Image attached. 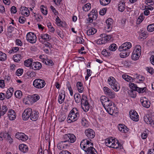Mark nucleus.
Instances as JSON below:
<instances>
[{"label":"nucleus","instance_id":"nucleus-1","mask_svg":"<svg viewBox=\"0 0 154 154\" xmlns=\"http://www.w3.org/2000/svg\"><path fill=\"white\" fill-rule=\"evenodd\" d=\"M63 139V140L60 142L57 145L58 149L60 150L66 149L69 146V143L75 142L76 137L73 134L69 133L64 135Z\"/></svg>","mask_w":154,"mask_h":154},{"label":"nucleus","instance_id":"nucleus-2","mask_svg":"<svg viewBox=\"0 0 154 154\" xmlns=\"http://www.w3.org/2000/svg\"><path fill=\"white\" fill-rule=\"evenodd\" d=\"M105 143L108 147L118 149L119 150L123 148V146L117 139H114L112 137L106 139L105 140Z\"/></svg>","mask_w":154,"mask_h":154},{"label":"nucleus","instance_id":"nucleus-3","mask_svg":"<svg viewBox=\"0 0 154 154\" xmlns=\"http://www.w3.org/2000/svg\"><path fill=\"white\" fill-rule=\"evenodd\" d=\"M79 117V111L76 108H73L69 114L68 122L71 123L76 121Z\"/></svg>","mask_w":154,"mask_h":154},{"label":"nucleus","instance_id":"nucleus-4","mask_svg":"<svg viewBox=\"0 0 154 154\" xmlns=\"http://www.w3.org/2000/svg\"><path fill=\"white\" fill-rule=\"evenodd\" d=\"M108 84L115 91L117 92L120 89L119 85L114 78L110 77L108 79Z\"/></svg>","mask_w":154,"mask_h":154},{"label":"nucleus","instance_id":"nucleus-5","mask_svg":"<svg viewBox=\"0 0 154 154\" xmlns=\"http://www.w3.org/2000/svg\"><path fill=\"white\" fill-rule=\"evenodd\" d=\"M82 97L81 99L82 107L84 111L88 112L89 109V103L87 100V97L84 95H82Z\"/></svg>","mask_w":154,"mask_h":154},{"label":"nucleus","instance_id":"nucleus-6","mask_svg":"<svg viewBox=\"0 0 154 154\" xmlns=\"http://www.w3.org/2000/svg\"><path fill=\"white\" fill-rule=\"evenodd\" d=\"M45 81L43 79H37L33 82V85L36 88L40 89L43 88L45 85Z\"/></svg>","mask_w":154,"mask_h":154},{"label":"nucleus","instance_id":"nucleus-7","mask_svg":"<svg viewBox=\"0 0 154 154\" xmlns=\"http://www.w3.org/2000/svg\"><path fill=\"white\" fill-rule=\"evenodd\" d=\"M100 36L101 38L99 39L97 41V43L98 45L105 44L108 42L111 38L109 35H106V34H101Z\"/></svg>","mask_w":154,"mask_h":154},{"label":"nucleus","instance_id":"nucleus-8","mask_svg":"<svg viewBox=\"0 0 154 154\" xmlns=\"http://www.w3.org/2000/svg\"><path fill=\"white\" fill-rule=\"evenodd\" d=\"M129 86L131 89V90L137 91L139 93H143L145 92L146 89V87L143 88L137 87L136 84L131 82L129 83Z\"/></svg>","mask_w":154,"mask_h":154},{"label":"nucleus","instance_id":"nucleus-9","mask_svg":"<svg viewBox=\"0 0 154 154\" xmlns=\"http://www.w3.org/2000/svg\"><path fill=\"white\" fill-rule=\"evenodd\" d=\"M103 90L104 93L109 98L112 99L115 98L116 97L115 93L109 88L107 87H103Z\"/></svg>","mask_w":154,"mask_h":154},{"label":"nucleus","instance_id":"nucleus-10","mask_svg":"<svg viewBox=\"0 0 154 154\" xmlns=\"http://www.w3.org/2000/svg\"><path fill=\"white\" fill-rule=\"evenodd\" d=\"M32 112V109L28 108L26 109L22 114V118L23 120H27L30 118Z\"/></svg>","mask_w":154,"mask_h":154},{"label":"nucleus","instance_id":"nucleus-11","mask_svg":"<svg viewBox=\"0 0 154 154\" xmlns=\"http://www.w3.org/2000/svg\"><path fill=\"white\" fill-rule=\"evenodd\" d=\"M37 37L32 32H28L26 35V39L29 42L34 43L36 42Z\"/></svg>","mask_w":154,"mask_h":154},{"label":"nucleus","instance_id":"nucleus-12","mask_svg":"<svg viewBox=\"0 0 154 154\" xmlns=\"http://www.w3.org/2000/svg\"><path fill=\"white\" fill-rule=\"evenodd\" d=\"M132 44L130 42H126L123 44L118 48V50L121 51L123 50L128 51L132 47Z\"/></svg>","mask_w":154,"mask_h":154},{"label":"nucleus","instance_id":"nucleus-13","mask_svg":"<svg viewBox=\"0 0 154 154\" xmlns=\"http://www.w3.org/2000/svg\"><path fill=\"white\" fill-rule=\"evenodd\" d=\"M85 134L86 136L90 139L93 138L95 137V132L91 129L88 128L86 129L85 131Z\"/></svg>","mask_w":154,"mask_h":154},{"label":"nucleus","instance_id":"nucleus-14","mask_svg":"<svg viewBox=\"0 0 154 154\" xmlns=\"http://www.w3.org/2000/svg\"><path fill=\"white\" fill-rule=\"evenodd\" d=\"M38 37L40 41L41 42H43V40L45 41H49L51 39V36L46 33H42L39 35Z\"/></svg>","mask_w":154,"mask_h":154},{"label":"nucleus","instance_id":"nucleus-15","mask_svg":"<svg viewBox=\"0 0 154 154\" xmlns=\"http://www.w3.org/2000/svg\"><path fill=\"white\" fill-rule=\"evenodd\" d=\"M89 144L85 146V149H82L87 153L93 151H95L96 152L95 149L93 147V143L91 142Z\"/></svg>","mask_w":154,"mask_h":154},{"label":"nucleus","instance_id":"nucleus-16","mask_svg":"<svg viewBox=\"0 0 154 154\" xmlns=\"http://www.w3.org/2000/svg\"><path fill=\"white\" fill-rule=\"evenodd\" d=\"M16 138L19 140H21L23 141H26L28 138L26 135L22 133H18L15 135Z\"/></svg>","mask_w":154,"mask_h":154},{"label":"nucleus","instance_id":"nucleus-17","mask_svg":"<svg viewBox=\"0 0 154 154\" xmlns=\"http://www.w3.org/2000/svg\"><path fill=\"white\" fill-rule=\"evenodd\" d=\"M141 104L144 107L149 108L150 107V103L147 99L145 97H141L140 99Z\"/></svg>","mask_w":154,"mask_h":154},{"label":"nucleus","instance_id":"nucleus-18","mask_svg":"<svg viewBox=\"0 0 154 154\" xmlns=\"http://www.w3.org/2000/svg\"><path fill=\"white\" fill-rule=\"evenodd\" d=\"M65 97V91L63 90H61L59 92L58 97V102L60 104H62L64 101Z\"/></svg>","mask_w":154,"mask_h":154},{"label":"nucleus","instance_id":"nucleus-19","mask_svg":"<svg viewBox=\"0 0 154 154\" xmlns=\"http://www.w3.org/2000/svg\"><path fill=\"white\" fill-rule=\"evenodd\" d=\"M144 121L147 124H150L154 127V120L150 117L149 115H145L144 117Z\"/></svg>","mask_w":154,"mask_h":154},{"label":"nucleus","instance_id":"nucleus-20","mask_svg":"<svg viewBox=\"0 0 154 154\" xmlns=\"http://www.w3.org/2000/svg\"><path fill=\"white\" fill-rule=\"evenodd\" d=\"M42 67L41 63L38 62H33L31 64V69L34 70H39Z\"/></svg>","mask_w":154,"mask_h":154},{"label":"nucleus","instance_id":"nucleus-21","mask_svg":"<svg viewBox=\"0 0 154 154\" xmlns=\"http://www.w3.org/2000/svg\"><path fill=\"white\" fill-rule=\"evenodd\" d=\"M129 113L131 119L136 122L139 120V116L136 111H130Z\"/></svg>","mask_w":154,"mask_h":154},{"label":"nucleus","instance_id":"nucleus-22","mask_svg":"<svg viewBox=\"0 0 154 154\" xmlns=\"http://www.w3.org/2000/svg\"><path fill=\"white\" fill-rule=\"evenodd\" d=\"M38 112L35 110H32V114L30 116V119L31 120L33 121H35L37 120L39 116Z\"/></svg>","mask_w":154,"mask_h":154},{"label":"nucleus","instance_id":"nucleus-23","mask_svg":"<svg viewBox=\"0 0 154 154\" xmlns=\"http://www.w3.org/2000/svg\"><path fill=\"white\" fill-rule=\"evenodd\" d=\"M8 117L11 120H14L16 117L14 111L12 109H9L8 112Z\"/></svg>","mask_w":154,"mask_h":154},{"label":"nucleus","instance_id":"nucleus-24","mask_svg":"<svg viewBox=\"0 0 154 154\" xmlns=\"http://www.w3.org/2000/svg\"><path fill=\"white\" fill-rule=\"evenodd\" d=\"M118 128L119 130L122 133H126L129 130V129L123 124H119Z\"/></svg>","mask_w":154,"mask_h":154},{"label":"nucleus","instance_id":"nucleus-25","mask_svg":"<svg viewBox=\"0 0 154 154\" xmlns=\"http://www.w3.org/2000/svg\"><path fill=\"white\" fill-rule=\"evenodd\" d=\"M20 10L22 15L26 17L29 15L30 12L28 8L25 7H21L20 8Z\"/></svg>","mask_w":154,"mask_h":154},{"label":"nucleus","instance_id":"nucleus-26","mask_svg":"<svg viewBox=\"0 0 154 154\" xmlns=\"http://www.w3.org/2000/svg\"><path fill=\"white\" fill-rule=\"evenodd\" d=\"M19 148L21 152L23 153H26L28 151V146L26 145L23 143L19 145Z\"/></svg>","mask_w":154,"mask_h":154},{"label":"nucleus","instance_id":"nucleus-27","mask_svg":"<svg viewBox=\"0 0 154 154\" xmlns=\"http://www.w3.org/2000/svg\"><path fill=\"white\" fill-rule=\"evenodd\" d=\"M88 16L92 18L94 20H96L97 16V11L96 9H93L88 14Z\"/></svg>","mask_w":154,"mask_h":154},{"label":"nucleus","instance_id":"nucleus-28","mask_svg":"<svg viewBox=\"0 0 154 154\" xmlns=\"http://www.w3.org/2000/svg\"><path fill=\"white\" fill-rule=\"evenodd\" d=\"M91 140H89L86 139L82 140L80 144V146L81 148L82 149H85V146H86V145H87L88 144H89V143L91 142Z\"/></svg>","mask_w":154,"mask_h":154},{"label":"nucleus","instance_id":"nucleus-29","mask_svg":"<svg viewBox=\"0 0 154 154\" xmlns=\"http://www.w3.org/2000/svg\"><path fill=\"white\" fill-rule=\"evenodd\" d=\"M133 53H135L141 55V47L139 45H137L135 46L133 51Z\"/></svg>","mask_w":154,"mask_h":154},{"label":"nucleus","instance_id":"nucleus-30","mask_svg":"<svg viewBox=\"0 0 154 154\" xmlns=\"http://www.w3.org/2000/svg\"><path fill=\"white\" fill-rule=\"evenodd\" d=\"M122 77L123 79L129 83H131L132 82H133L134 80V78H133L131 76L128 75H122Z\"/></svg>","mask_w":154,"mask_h":154},{"label":"nucleus","instance_id":"nucleus-31","mask_svg":"<svg viewBox=\"0 0 154 154\" xmlns=\"http://www.w3.org/2000/svg\"><path fill=\"white\" fill-rule=\"evenodd\" d=\"M76 86L78 90L79 93H82L83 92L84 89L83 84L81 82H78L77 83Z\"/></svg>","mask_w":154,"mask_h":154},{"label":"nucleus","instance_id":"nucleus-32","mask_svg":"<svg viewBox=\"0 0 154 154\" xmlns=\"http://www.w3.org/2000/svg\"><path fill=\"white\" fill-rule=\"evenodd\" d=\"M14 90L13 88H10L8 90L6 95V97L7 99H8L12 96Z\"/></svg>","mask_w":154,"mask_h":154},{"label":"nucleus","instance_id":"nucleus-33","mask_svg":"<svg viewBox=\"0 0 154 154\" xmlns=\"http://www.w3.org/2000/svg\"><path fill=\"white\" fill-rule=\"evenodd\" d=\"M125 3L122 2H120L118 5L119 11L121 12H123L125 8Z\"/></svg>","mask_w":154,"mask_h":154},{"label":"nucleus","instance_id":"nucleus-34","mask_svg":"<svg viewBox=\"0 0 154 154\" xmlns=\"http://www.w3.org/2000/svg\"><path fill=\"white\" fill-rule=\"evenodd\" d=\"M13 58L14 61L16 63H19L22 58L20 54H16L13 56Z\"/></svg>","mask_w":154,"mask_h":154},{"label":"nucleus","instance_id":"nucleus-35","mask_svg":"<svg viewBox=\"0 0 154 154\" xmlns=\"http://www.w3.org/2000/svg\"><path fill=\"white\" fill-rule=\"evenodd\" d=\"M43 62L46 65L49 66H52L54 64V63L52 61L48 58H47L46 59H44L43 60Z\"/></svg>","mask_w":154,"mask_h":154},{"label":"nucleus","instance_id":"nucleus-36","mask_svg":"<svg viewBox=\"0 0 154 154\" xmlns=\"http://www.w3.org/2000/svg\"><path fill=\"white\" fill-rule=\"evenodd\" d=\"M2 111L0 112V118L1 116H3L7 112L8 108L6 105H2L1 106Z\"/></svg>","mask_w":154,"mask_h":154},{"label":"nucleus","instance_id":"nucleus-37","mask_svg":"<svg viewBox=\"0 0 154 154\" xmlns=\"http://www.w3.org/2000/svg\"><path fill=\"white\" fill-rule=\"evenodd\" d=\"M120 54V56L121 58H124L128 56L129 54V52L128 51L123 50Z\"/></svg>","mask_w":154,"mask_h":154},{"label":"nucleus","instance_id":"nucleus-38","mask_svg":"<svg viewBox=\"0 0 154 154\" xmlns=\"http://www.w3.org/2000/svg\"><path fill=\"white\" fill-rule=\"evenodd\" d=\"M106 109L107 112L110 115H113V114L115 113L114 111L115 107L114 106L112 107L110 106V107H107V108H105Z\"/></svg>","mask_w":154,"mask_h":154},{"label":"nucleus","instance_id":"nucleus-39","mask_svg":"<svg viewBox=\"0 0 154 154\" xmlns=\"http://www.w3.org/2000/svg\"><path fill=\"white\" fill-rule=\"evenodd\" d=\"M97 29L94 28H91L88 29L86 32L87 35H90L94 34L97 32Z\"/></svg>","mask_w":154,"mask_h":154},{"label":"nucleus","instance_id":"nucleus-40","mask_svg":"<svg viewBox=\"0 0 154 154\" xmlns=\"http://www.w3.org/2000/svg\"><path fill=\"white\" fill-rule=\"evenodd\" d=\"M33 62L31 59H29L25 60L24 62V65L26 67H30L31 68V64H32Z\"/></svg>","mask_w":154,"mask_h":154},{"label":"nucleus","instance_id":"nucleus-41","mask_svg":"<svg viewBox=\"0 0 154 154\" xmlns=\"http://www.w3.org/2000/svg\"><path fill=\"white\" fill-rule=\"evenodd\" d=\"M75 101L76 103L80 102L81 99V96L80 94L78 93H75L74 95Z\"/></svg>","mask_w":154,"mask_h":154},{"label":"nucleus","instance_id":"nucleus-42","mask_svg":"<svg viewBox=\"0 0 154 154\" xmlns=\"http://www.w3.org/2000/svg\"><path fill=\"white\" fill-rule=\"evenodd\" d=\"M136 91H137L129 90L128 91V93L130 97L133 98H135L136 96Z\"/></svg>","mask_w":154,"mask_h":154},{"label":"nucleus","instance_id":"nucleus-43","mask_svg":"<svg viewBox=\"0 0 154 154\" xmlns=\"http://www.w3.org/2000/svg\"><path fill=\"white\" fill-rule=\"evenodd\" d=\"M91 8V4L90 3H87L82 7V9L84 11L86 12L89 10Z\"/></svg>","mask_w":154,"mask_h":154},{"label":"nucleus","instance_id":"nucleus-44","mask_svg":"<svg viewBox=\"0 0 154 154\" xmlns=\"http://www.w3.org/2000/svg\"><path fill=\"white\" fill-rule=\"evenodd\" d=\"M117 48V45L116 44L114 43L111 45L109 47V50L112 51H115Z\"/></svg>","mask_w":154,"mask_h":154},{"label":"nucleus","instance_id":"nucleus-45","mask_svg":"<svg viewBox=\"0 0 154 154\" xmlns=\"http://www.w3.org/2000/svg\"><path fill=\"white\" fill-rule=\"evenodd\" d=\"M140 56V55H139V54L133 53V52L131 56V58L134 60H138Z\"/></svg>","mask_w":154,"mask_h":154},{"label":"nucleus","instance_id":"nucleus-46","mask_svg":"<svg viewBox=\"0 0 154 154\" xmlns=\"http://www.w3.org/2000/svg\"><path fill=\"white\" fill-rule=\"evenodd\" d=\"M40 98L39 95L37 94L32 95L31 96V99L34 102H35L38 100Z\"/></svg>","mask_w":154,"mask_h":154},{"label":"nucleus","instance_id":"nucleus-47","mask_svg":"<svg viewBox=\"0 0 154 154\" xmlns=\"http://www.w3.org/2000/svg\"><path fill=\"white\" fill-rule=\"evenodd\" d=\"M6 55L5 53L0 51V60L2 61H4L6 60Z\"/></svg>","mask_w":154,"mask_h":154},{"label":"nucleus","instance_id":"nucleus-48","mask_svg":"<svg viewBox=\"0 0 154 154\" xmlns=\"http://www.w3.org/2000/svg\"><path fill=\"white\" fill-rule=\"evenodd\" d=\"M112 101L109 100V99L108 101H107L103 105V106L105 108H107V107H109L112 106Z\"/></svg>","mask_w":154,"mask_h":154},{"label":"nucleus","instance_id":"nucleus-49","mask_svg":"<svg viewBox=\"0 0 154 154\" xmlns=\"http://www.w3.org/2000/svg\"><path fill=\"white\" fill-rule=\"evenodd\" d=\"M144 18V16L143 13L141 14L137 20V23H140L142 22Z\"/></svg>","mask_w":154,"mask_h":154},{"label":"nucleus","instance_id":"nucleus-50","mask_svg":"<svg viewBox=\"0 0 154 154\" xmlns=\"http://www.w3.org/2000/svg\"><path fill=\"white\" fill-rule=\"evenodd\" d=\"M108 98L105 96H101L100 98V100L102 104L103 105L107 101H108Z\"/></svg>","mask_w":154,"mask_h":154},{"label":"nucleus","instance_id":"nucleus-51","mask_svg":"<svg viewBox=\"0 0 154 154\" xmlns=\"http://www.w3.org/2000/svg\"><path fill=\"white\" fill-rule=\"evenodd\" d=\"M111 0H100L101 5L104 6H106L109 4Z\"/></svg>","mask_w":154,"mask_h":154},{"label":"nucleus","instance_id":"nucleus-52","mask_svg":"<svg viewBox=\"0 0 154 154\" xmlns=\"http://www.w3.org/2000/svg\"><path fill=\"white\" fill-rule=\"evenodd\" d=\"M22 95V92L20 90L17 91L15 92V95L17 98H20Z\"/></svg>","mask_w":154,"mask_h":154},{"label":"nucleus","instance_id":"nucleus-53","mask_svg":"<svg viewBox=\"0 0 154 154\" xmlns=\"http://www.w3.org/2000/svg\"><path fill=\"white\" fill-rule=\"evenodd\" d=\"M147 29L148 31L152 32L154 31V23L149 25L147 27Z\"/></svg>","mask_w":154,"mask_h":154},{"label":"nucleus","instance_id":"nucleus-54","mask_svg":"<svg viewBox=\"0 0 154 154\" xmlns=\"http://www.w3.org/2000/svg\"><path fill=\"white\" fill-rule=\"evenodd\" d=\"M102 54L104 56H108L110 55V52L106 49H103L101 52Z\"/></svg>","mask_w":154,"mask_h":154},{"label":"nucleus","instance_id":"nucleus-55","mask_svg":"<svg viewBox=\"0 0 154 154\" xmlns=\"http://www.w3.org/2000/svg\"><path fill=\"white\" fill-rule=\"evenodd\" d=\"M76 43L77 44H82L84 42V40L81 37H77L76 38Z\"/></svg>","mask_w":154,"mask_h":154},{"label":"nucleus","instance_id":"nucleus-56","mask_svg":"<svg viewBox=\"0 0 154 154\" xmlns=\"http://www.w3.org/2000/svg\"><path fill=\"white\" fill-rule=\"evenodd\" d=\"M43 8H45L44 6L43 5H42L41 6V10L43 14L46 15L48 13L47 10L46 9V8L44 9Z\"/></svg>","mask_w":154,"mask_h":154},{"label":"nucleus","instance_id":"nucleus-57","mask_svg":"<svg viewBox=\"0 0 154 154\" xmlns=\"http://www.w3.org/2000/svg\"><path fill=\"white\" fill-rule=\"evenodd\" d=\"M82 124L83 126L85 127H87L88 126V122L85 119H82Z\"/></svg>","mask_w":154,"mask_h":154},{"label":"nucleus","instance_id":"nucleus-58","mask_svg":"<svg viewBox=\"0 0 154 154\" xmlns=\"http://www.w3.org/2000/svg\"><path fill=\"white\" fill-rule=\"evenodd\" d=\"M27 73L30 77H34L36 75V73L35 72L33 71L28 72Z\"/></svg>","mask_w":154,"mask_h":154},{"label":"nucleus","instance_id":"nucleus-59","mask_svg":"<svg viewBox=\"0 0 154 154\" xmlns=\"http://www.w3.org/2000/svg\"><path fill=\"white\" fill-rule=\"evenodd\" d=\"M26 20V18L23 17H20L19 19V22L21 23H24Z\"/></svg>","mask_w":154,"mask_h":154},{"label":"nucleus","instance_id":"nucleus-60","mask_svg":"<svg viewBox=\"0 0 154 154\" xmlns=\"http://www.w3.org/2000/svg\"><path fill=\"white\" fill-rule=\"evenodd\" d=\"M141 137L142 139H146L148 136V134H147L146 131H144L141 134Z\"/></svg>","mask_w":154,"mask_h":154},{"label":"nucleus","instance_id":"nucleus-61","mask_svg":"<svg viewBox=\"0 0 154 154\" xmlns=\"http://www.w3.org/2000/svg\"><path fill=\"white\" fill-rule=\"evenodd\" d=\"M145 3L149 6L152 5L154 4H153V0H146Z\"/></svg>","mask_w":154,"mask_h":154},{"label":"nucleus","instance_id":"nucleus-62","mask_svg":"<svg viewBox=\"0 0 154 154\" xmlns=\"http://www.w3.org/2000/svg\"><path fill=\"white\" fill-rule=\"evenodd\" d=\"M7 139L8 140L9 143H11L13 142V140L11 137V136L8 133L7 134Z\"/></svg>","mask_w":154,"mask_h":154},{"label":"nucleus","instance_id":"nucleus-63","mask_svg":"<svg viewBox=\"0 0 154 154\" xmlns=\"http://www.w3.org/2000/svg\"><path fill=\"white\" fill-rule=\"evenodd\" d=\"M136 78L140 81H143L145 79L144 77L140 75H138L136 77Z\"/></svg>","mask_w":154,"mask_h":154},{"label":"nucleus","instance_id":"nucleus-64","mask_svg":"<svg viewBox=\"0 0 154 154\" xmlns=\"http://www.w3.org/2000/svg\"><path fill=\"white\" fill-rule=\"evenodd\" d=\"M106 23L107 25H112V19L111 18H108L106 21Z\"/></svg>","mask_w":154,"mask_h":154}]
</instances>
